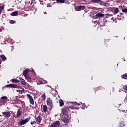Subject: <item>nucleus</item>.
<instances>
[{
    "label": "nucleus",
    "mask_w": 127,
    "mask_h": 127,
    "mask_svg": "<svg viewBox=\"0 0 127 127\" xmlns=\"http://www.w3.org/2000/svg\"><path fill=\"white\" fill-rule=\"evenodd\" d=\"M15 22H16L15 20H9V23L11 24H13V23H15Z\"/></svg>",
    "instance_id": "nucleus-28"
},
{
    "label": "nucleus",
    "mask_w": 127,
    "mask_h": 127,
    "mask_svg": "<svg viewBox=\"0 0 127 127\" xmlns=\"http://www.w3.org/2000/svg\"><path fill=\"white\" fill-rule=\"evenodd\" d=\"M42 98L44 101H45L46 99V95H45V93L42 95Z\"/></svg>",
    "instance_id": "nucleus-25"
},
{
    "label": "nucleus",
    "mask_w": 127,
    "mask_h": 127,
    "mask_svg": "<svg viewBox=\"0 0 127 127\" xmlns=\"http://www.w3.org/2000/svg\"><path fill=\"white\" fill-rule=\"evenodd\" d=\"M6 87L7 88H15L16 89H17L18 88V86L15 84H7L6 85Z\"/></svg>",
    "instance_id": "nucleus-6"
},
{
    "label": "nucleus",
    "mask_w": 127,
    "mask_h": 127,
    "mask_svg": "<svg viewBox=\"0 0 127 127\" xmlns=\"http://www.w3.org/2000/svg\"><path fill=\"white\" fill-rule=\"evenodd\" d=\"M0 14H1V11L0 10Z\"/></svg>",
    "instance_id": "nucleus-44"
},
{
    "label": "nucleus",
    "mask_w": 127,
    "mask_h": 127,
    "mask_svg": "<svg viewBox=\"0 0 127 127\" xmlns=\"http://www.w3.org/2000/svg\"><path fill=\"white\" fill-rule=\"evenodd\" d=\"M46 66H48V64H46Z\"/></svg>",
    "instance_id": "nucleus-47"
},
{
    "label": "nucleus",
    "mask_w": 127,
    "mask_h": 127,
    "mask_svg": "<svg viewBox=\"0 0 127 127\" xmlns=\"http://www.w3.org/2000/svg\"><path fill=\"white\" fill-rule=\"evenodd\" d=\"M28 71H29V69H26L23 71V75L24 76H26L27 74L28 73Z\"/></svg>",
    "instance_id": "nucleus-20"
},
{
    "label": "nucleus",
    "mask_w": 127,
    "mask_h": 127,
    "mask_svg": "<svg viewBox=\"0 0 127 127\" xmlns=\"http://www.w3.org/2000/svg\"><path fill=\"white\" fill-rule=\"evenodd\" d=\"M107 15L108 17H110V16H113V14H107Z\"/></svg>",
    "instance_id": "nucleus-35"
},
{
    "label": "nucleus",
    "mask_w": 127,
    "mask_h": 127,
    "mask_svg": "<svg viewBox=\"0 0 127 127\" xmlns=\"http://www.w3.org/2000/svg\"><path fill=\"white\" fill-rule=\"evenodd\" d=\"M27 86L30 87V85H29V84H27Z\"/></svg>",
    "instance_id": "nucleus-43"
},
{
    "label": "nucleus",
    "mask_w": 127,
    "mask_h": 127,
    "mask_svg": "<svg viewBox=\"0 0 127 127\" xmlns=\"http://www.w3.org/2000/svg\"><path fill=\"white\" fill-rule=\"evenodd\" d=\"M100 26H105V24H103L102 26V25H101Z\"/></svg>",
    "instance_id": "nucleus-42"
},
{
    "label": "nucleus",
    "mask_w": 127,
    "mask_h": 127,
    "mask_svg": "<svg viewBox=\"0 0 127 127\" xmlns=\"http://www.w3.org/2000/svg\"><path fill=\"white\" fill-rule=\"evenodd\" d=\"M6 103H7V100H4L1 99H0V104H3L4 105H5V104H6Z\"/></svg>",
    "instance_id": "nucleus-17"
},
{
    "label": "nucleus",
    "mask_w": 127,
    "mask_h": 127,
    "mask_svg": "<svg viewBox=\"0 0 127 127\" xmlns=\"http://www.w3.org/2000/svg\"><path fill=\"white\" fill-rule=\"evenodd\" d=\"M123 89L124 90H126V91H127V85H124V87H123Z\"/></svg>",
    "instance_id": "nucleus-34"
},
{
    "label": "nucleus",
    "mask_w": 127,
    "mask_h": 127,
    "mask_svg": "<svg viewBox=\"0 0 127 127\" xmlns=\"http://www.w3.org/2000/svg\"><path fill=\"white\" fill-rule=\"evenodd\" d=\"M11 82H12V83H19V82H20V81H19V80H18V79L14 78V79H11Z\"/></svg>",
    "instance_id": "nucleus-16"
},
{
    "label": "nucleus",
    "mask_w": 127,
    "mask_h": 127,
    "mask_svg": "<svg viewBox=\"0 0 127 127\" xmlns=\"http://www.w3.org/2000/svg\"><path fill=\"white\" fill-rule=\"evenodd\" d=\"M123 125L124 126H125V124H123Z\"/></svg>",
    "instance_id": "nucleus-49"
},
{
    "label": "nucleus",
    "mask_w": 127,
    "mask_h": 127,
    "mask_svg": "<svg viewBox=\"0 0 127 127\" xmlns=\"http://www.w3.org/2000/svg\"><path fill=\"white\" fill-rule=\"evenodd\" d=\"M92 2H95V3H97L98 2H101L102 0H92Z\"/></svg>",
    "instance_id": "nucleus-24"
},
{
    "label": "nucleus",
    "mask_w": 127,
    "mask_h": 127,
    "mask_svg": "<svg viewBox=\"0 0 127 127\" xmlns=\"http://www.w3.org/2000/svg\"><path fill=\"white\" fill-rule=\"evenodd\" d=\"M98 89H99V90H101L100 87H97V88H95V91H98Z\"/></svg>",
    "instance_id": "nucleus-37"
},
{
    "label": "nucleus",
    "mask_w": 127,
    "mask_h": 127,
    "mask_svg": "<svg viewBox=\"0 0 127 127\" xmlns=\"http://www.w3.org/2000/svg\"><path fill=\"white\" fill-rule=\"evenodd\" d=\"M35 124H37V122L36 121H34L31 122V125H32V126Z\"/></svg>",
    "instance_id": "nucleus-30"
},
{
    "label": "nucleus",
    "mask_w": 127,
    "mask_h": 127,
    "mask_svg": "<svg viewBox=\"0 0 127 127\" xmlns=\"http://www.w3.org/2000/svg\"><path fill=\"white\" fill-rule=\"evenodd\" d=\"M32 3H33V2H31V3H30L31 5V4H32Z\"/></svg>",
    "instance_id": "nucleus-45"
},
{
    "label": "nucleus",
    "mask_w": 127,
    "mask_h": 127,
    "mask_svg": "<svg viewBox=\"0 0 127 127\" xmlns=\"http://www.w3.org/2000/svg\"><path fill=\"white\" fill-rule=\"evenodd\" d=\"M77 106H79V103H77Z\"/></svg>",
    "instance_id": "nucleus-48"
},
{
    "label": "nucleus",
    "mask_w": 127,
    "mask_h": 127,
    "mask_svg": "<svg viewBox=\"0 0 127 127\" xmlns=\"http://www.w3.org/2000/svg\"><path fill=\"white\" fill-rule=\"evenodd\" d=\"M60 107H63L64 106V101L62 99H60L59 101Z\"/></svg>",
    "instance_id": "nucleus-19"
},
{
    "label": "nucleus",
    "mask_w": 127,
    "mask_h": 127,
    "mask_svg": "<svg viewBox=\"0 0 127 127\" xmlns=\"http://www.w3.org/2000/svg\"><path fill=\"white\" fill-rule=\"evenodd\" d=\"M21 115H22V111H21V109H19L17 112V117H18V118H19V117H20Z\"/></svg>",
    "instance_id": "nucleus-11"
},
{
    "label": "nucleus",
    "mask_w": 127,
    "mask_h": 127,
    "mask_svg": "<svg viewBox=\"0 0 127 127\" xmlns=\"http://www.w3.org/2000/svg\"><path fill=\"white\" fill-rule=\"evenodd\" d=\"M17 14H18V12L15 11L14 12H12L11 15H12V16H15V15H17Z\"/></svg>",
    "instance_id": "nucleus-21"
},
{
    "label": "nucleus",
    "mask_w": 127,
    "mask_h": 127,
    "mask_svg": "<svg viewBox=\"0 0 127 127\" xmlns=\"http://www.w3.org/2000/svg\"><path fill=\"white\" fill-rule=\"evenodd\" d=\"M27 97L29 100L30 104H31V105H34V100H33L32 96H31L30 94H27Z\"/></svg>",
    "instance_id": "nucleus-5"
},
{
    "label": "nucleus",
    "mask_w": 127,
    "mask_h": 127,
    "mask_svg": "<svg viewBox=\"0 0 127 127\" xmlns=\"http://www.w3.org/2000/svg\"><path fill=\"white\" fill-rule=\"evenodd\" d=\"M122 12L127 13V8L122 9Z\"/></svg>",
    "instance_id": "nucleus-31"
},
{
    "label": "nucleus",
    "mask_w": 127,
    "mask_h": 127,
    "mask_svg": "<svg viewBox=\"0 0 127 127\" xmlns=\"http://www.w3.org/2000/svg\"><path fill=\"white\" fill-rule=\"evenodd\" d=\"M114 12L115 14H117L119 12V8H115L114 10Z\"/></svg>",
    "instance_id": "nucleus-23"
},
{
    "label": "nucleus",
    "mask_w": 127,
    "mask_h": 127,
    "mask_svg": "<svg viewBox=\"0 0 127 127\" xmlns=\"http://www.w3.org/2000/svg\"><path fill=\"white\" fill-rule=\"evenodd\" d=\"M56 1L59 3H64L65 0H56Z\"/></svg>",
    "instance_id": "nucleus-22"
},
{
    "label": "nucleus",
    "mask_w": 127,
    "mask_h": 127,
    "mask_svg": "<svg viewBox=\"0 0 127 127\" xmlns=\"http://www.w3.org/2000/svg\"><path fill=\"white\" fill-rule=\"evenodd\" d=\"M1 31V29L0 28V32Z\"/></svg>",
    "instance_id": "nucleus-46"
},
{
    "label": "nucleus",
    "mask_w": 127,
    "mask_h": 127,
    "mask_svg": "<svg viewBox=\"0 0 127 127\" xmlns=\"http://www.w3.org/2000/svg\"><path fill=\"white\" fill-rule=\"evenodd\" d=\"M0 117H1V115H0Z\"/></svg>",
    "instance_id": "nucleus-50"
},
{
    "label": "nucleus",
    "mask_w": 127,
    "mask_h": 127,
    "mask_svg": "<svg viewBox=\"0 0 127 127\" xmlns=\"http://www.w3.org/2000/svg\"><path fill=\"white\" fill-rule=\"evenodd\" d=\"M0 99L1 100H4V101H7V97L6 96H2Z\"/></svg>",
    "instance_id": "nucleus-26"
},
{
    "label": "nucleus",
    "mask_w": 127,
    "mask_h": 127,
    "mask_svg": "<svg viewBox=\"0 0 127 127\" xmlns=\"http://www.w3.org/2000/svg\"><path fill=\"white\" fill-rule=\"evenodd\" d=\"M49 111H51L52 109H53V107H54V105H49Z\"/></svg>",
    "instance_id": "nucleus-27"
},
{
    "label": "nucleus",
    "mask_w": 127,
    "mask_h": 127,
    "mask_svg": "<svg viewBox=\"0 0 127 127\" xmlns=\"http://www.w3.org/2000/svg\"><path fill=\"white\" fill-rule=\"evenodd\" d=\"M70 110H73L72 106L65 107L62 109V113L63 115L65 116L66 118H68L69 120H71V115L67 114L70 112Z\"/></svg>",
    "instance_id": "nucleus-1"
},
{
    "label": "nucleus",
    "mask_w": 127,
    "mask_h": 127,
    "mask_svg": "<svg viewBox=\"0 0 127 127\" xmlns=\"http://www.w3.org/2000/svg\"><path fill=\"white\" fill-rule=\"evenodd\" d=\"M2 115L4 118L8 119L10 118V112L9 111H6L2 113Z\"/></svg>",
    "instance_id": "nucleus-4"
},
{
    "label": "nucleus",
    "mask_w": 127,
    "mask_h": 127,
    "mask_svg": "<svg viewBox=\"0 0 127 127\" xmlns=\"http://www.w3.org/2000/svg\"><path fill=\"white\" fill-rule=\"evenodd\" d=\"M4 9V5H2V6H0V10H3Z\"/></svg>",
    "instance_id": "nucleus-29"
},
{
    "label": "nucleus",
    "mask_w": 127,
    "mask_h": 127,
    "mask_svg": "<svg viewBox=\"0 0 127 127\" xmlns=\"http://www.w3.org/2000/svg\"><path fill=\"white\" fill-rule=\"evenodd\" d=\"M120 125L121 126L124 125V121H121V122H120Z\"/></svg>",
    "instance_id": "nucleus-36"
},
{
    "label": "nucleus",
    "mask_w": 127,
    "mask_h": 127,
    "mask_svg": "<svg viewBox=\"0 0 127 127\" xmlns=\"http://www.w3.org/2000/svg\"><path fill=\"white\" fill-rule=\"evenodd\" d=\"M47 106H51L53 105V101L51 98H48L47 99Z\"/></svg>",
    "instance_id": "nucleus-8"
},
{
    "label": "nucleus",
    "mask_w": 127,
    "mask_h": 127,
    "mask_svg": "<svg viewBox=\"0 0 127 127\" xmlns=\"http://www.w3.org/2000/svg\"><path fill=\"white\" fill-rule=\"evenodd\" d=\"M61 121L62 122H63V123H64V124H68L70 119H69V118L64 117L63 119H62Z\"/></svg>",
    "instance_id": "nucleus-9"
},
{
    "label": "nucleus",
    "mask_w": 127,
    "mask_h": 127,
    "mask_svg": "<svg viewBox=\"0 0 127 127\" xmlns=\"http://www.w3.org/2000/svg\"><path fill=\"white\" fill-rule=\"evenodd\" d=\"M24 77L27 78V79H31V77H30V76H29V75H26V76H24Z\"/></svg>",
    "instance_id": "nucleus-32"
},
{
    "label": "nucleus",
    "mask_w": 127,
    "mask_h": 127,
    "mask_svg": "<svg viewBox=\"0 0 127 127\" xmlns=\"http://www.w3.org/2000/svg\"><path fill=\"white\" fill-rule=\"evenodd\" d=\"M35 120L37 121V124H40L41 121H42V116L39 115L37 118H35Z\"/></svg>",
    "instance_id": "nucleus-10"
},
{
    "label": "nucleus",
    "mask_w": 127,
    "mask_h": 127,
    "mask_svg": "<svg viewBox=\"0 0 127 127\" xmlns=\"http://www.w3.org/2000/svg\"><path fill=\"white\" fill-rule=\"evenodd\" d=\"M20 81L22 85H23V86H26V82H25V80H24V79L20 78Z\"/></svg>",
    "instance_id": "nucleus-12"
},
{
    "label": "nucleus",
    "mask_w": 127,
    "mask_h": 127,
    "mask_svg": "<svg viewBox=\"0 0 127 127\" xmlns=\"http://www.w3.org/2000/svg\"><path fill=\"white\" fill-rule=\"evenodd\" d=\"M13 118H17V116L15 117V116H14V115H13Z\"/></svg>",
    "instance_id": "nucleus-41"
},
{
    "label": "nucleus",
    "mask_w": 127,
    "mask_h": 127,
    "mask_svg": "<svg viewBox=\"0 0 127 127\" xmlns=\"http://www.w3.org/2000/svg\"><path fill=\"white\" fill-rule=\"evenodd\" d=\"M121 78L122 79H124L125 80H127V73L122 75Z\"/></svg>",
    "instance_id": "nucleus-15"
},
{
    "label": "nucleus",
    "mask_w": 127,
    "mask_h": 127,
    "mask_svg": "<svg viewBox=\"0 0 127 127\" xmlns=\"http://www.w3.org/2000/svg\"><path fill=\"white\" fill-rule=\"evenodd\" d=\"M1 64V59H0V64Z\"/></svg>",
    "instance_id": "nucleus-40"
},
{
    "label": "nucleus",
    "mask_w": 127,
    "mask_h": 127,
    "mask_svg": "<svg viewBox=\"0 0 127 127\" xmlns=\"http://www.w3.org/2000/svg\"><path fill=\"white\" fill-rule=\"evenodd\" d=\"M30 120H31V117H29L25 120L20 119L19 122H18V126L19 127H21V126H23V125H25L27 123H28Z\"/></svg>",
    "instance_id": "nucleus-2"
},
{
    "label": "nucleus",
    "mask_w": 127,
    "mask_h": 127,
    "mask_svg": "<svg viewBox=\"0 0 127 127\" xmlns=\"http://www.w3.org/2000/svg\"><path fill=\"white\" fill-rule=\"evenodd\" d=\"M102 16H104V14L102 13H99L96 14V18H98V17H102Z\"/></svg>",
    "instance_id": "nucleus-14"
},
{
    "label": "nucleus",
    "mask_w": 127,
    "mask_h": 127,
    "mask_svg": "<svg viewBox=\"0 0 127 127\" xmlns=\"http://www.w3.org/2000/svg\"><path fill=\"white\" fill-rule=\"evenodd\" d=\"M39 1H40V4H42V5L44 4V2H43V0H39Z\"/></svg>",
    "instance_id": "nucleus-33"
},
{
    "label": "nucleus",
    "mask_w": 127,
    "mask_h": 127,
    "mask_svg": "<svg viewBox=\"0 0 127 127\" xmlns=\"http://www.w3.org/2000/svg\"><path fill=\"white\" fill-rule=\"evenodd\" d=\"M61 126V124L60 123V122L59 121H56L54 123H53L51 125L50 127H59Z\"/></svg>",
    "instance_id": "nucleus-3"
},
{
    "label": "nucleus",
    "mask_w": 127,
    "mask_h": 127,
    "mask_svg": "<svg viewBox=\"0 0 127 127\" xmlns=\"http://www.w3.org/2000/svg\"><path fill=\"white\" fill-rule=\"evenodd\" d=\"M85 8V6L84 5H80V6H77L76 7H75V9L77 11H80V10H83Z\"/></svg>",
    "instance_id": "nucleus-7"
},
{
    "label": "nucleus",
    "mask_w": 127,
    "mask_h": 127,
    "mask_svg": "<svg viewBox=\"0 0 127 127\" xmlns=\"http://www.w3.org/2000/svg\"><path fill=\"white\" fill-rule=\"evenodd\" d=\"M0 57L1 59H2V61H5V60H6V58L4 55H0Z\"/></svg>",
    "instance_id": "nucleus-18"
},
{
    "label": "nucleus",
    "mask_w": 127,
    "mask_h": 127,
    "mask_svg": "<svg viewBox=\"0 0 127 127\" xmlns=\"http://www.w3.org/2000/svg\"><path fill=\"white\" fill-rule=\"evenodd\" d=\"M116 2H118L119 3H120V2H121V1L120 0H118L116 1Z\"/></svg>",
    "instance_id": "nucleus-39"
},
{
    "label": "nucleus",
    "mask_w": 127,
    "mask_h": 127,
    "mask_svg": "<svg viewBox=\"0 0 127 127\" xmlns=\"http://www.w3.org/2000/svg\"><path fill=\"white\" fill-rule=\"evenodd\" d=\"M43 111L44 113H46V112L48 111V108L47 107V106H46V105H44L43 106Z\"/></svg>",
    "instance_id": "nucleus-13"
},
{
    "label": "nucleus",
    "mask_w": 127,
    "mask_h": 127,
    "mask_svg": "<svg viewBox=\"0 0 127 127\" xmlns=\"http://www.w3.org/2000/svg\"><path fill=\"white\" fill-rule=\"evenodd\" d=\"M32 72H33V73H34V74H36L35 73V71H34V69H32Z\"/></svg>",
    "instance_id": "nucleus-38"
}]
</instances>
